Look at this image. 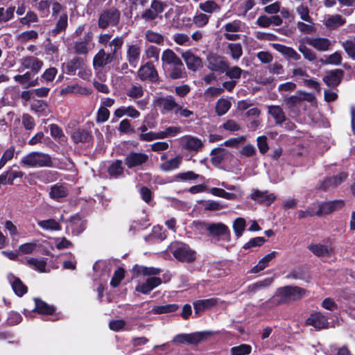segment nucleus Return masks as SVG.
Masks as SVG:
<instances>
[{"label":"nucleus","mask_w":355,"mask_h":355,"mask_svg":"<svg viewBox=\"0 0 355 355\" xmlns=\"http://www.w3.org/2000/svg\"><path fill=\"white\" fill-rule=\"evenodd\" d=\"M162 68L165 75L172 79H181L186 76L187 72L182 60L175 53L167 49L162 54Z\"/></svg>","instance_id":"nucleus-1"},{"label":"nucleus","mask_w":355,"mask_h":355,"mask_svg":"<svg viewBox=\"0 0 355 355\" xmlns=\"http://www.w3.org/2000/svg\"><path fill=\"white\" fill-rule=\"evenodd\" d=\"M306 293V289L297 286L279 287L277 289L275 294L266 302V304L269 306L288 304L293 302L301 300Z\"/></svg>","instance_id":"nucleus-2"},{"label":"nucleus","mask_w":355,"mask_h":355,"mask_svg":"<svg viewBox=\"0 0 355 355\" xmlns=\"http://www.w3.org/2000/svg\"><path fill=\"white\" fill-rule=\"evenodd\" d=\"M20 164L21 166L28 168L51 167L53 161L49 154L33 151L24 156L20 161Z\"/></svg>","instance_id":"nucleus-3"},{"label":"nucleus","mask_w":355,"mask_h":355,"mask_svg":"<svg viewBox=\"0 0 355 355\" xmlns=\"http://www.w3.org/2000/svg\"><path fill=\"white\" fill-rule=\"evenodd\" d=\"M173 257L179 261L193 263L196 259V252L184 243H177L171 248Z\"/></svg>","instance_id":"nucleus-4"},{"label":"nucleus","mask_w":355,"mask_h":355,"mask_svg":"<svg viewBox=\"0 0 355 355\" xmlns=\"http://www.w3.org/2000/svg\"><path fill=\"white\" fill-rule=\"evenodd\" d=\"M34 302L35 307L33 309H23L22 313L26 318H34L35 313L45 315H52L54 314L55 311L54 306L49 305L46 302L38 297H35Z\"/></svg>","instance_id":"nucleus-5"},{"label":"nucleus","mask_w":355,"mask_h":355,"mask_svg":"<svg viewBox=\"0 0 355 355\" xmlns=\"http://www.w3.org/2000/svg\"><path fill=\"white\" fill-rule=\"evenodd\" d=\"M121 13L116 8L103 10L99 15L98 26L101 29H105L109 26H116L120 21Z\"/></svg>","instance_id":"nucleus-6"},{"label":"nucleus","mask_w":355,"mask_h":355,"mask_svg":"<svg viewBox=\"0 0 355 355\" xmlns=\"http://www.w3.org/2000/svg\"><path fill=\"white\" fill-rule=\"evenodd\" d=\"M137 76L141 81L156 83L159 80V74L153 62L148 61L141 64L137 71Z\"/></svg>","instance_id":"nucleus-7"},{"label":"nucleus","mask_w":355,"mask_h":355,"mask_svg":"<svg viewBox=\"0 0 355 355\" xmlns=\"http://www.w3.org/2000/svg\"><path fill=\"white\" fill-rule=\"evenodd\" d=\"M210 236L218 237L224 241L231 240V232L229 227L223 223H212L207 227Z\"/></svg>","instance_id":"nucleus-8"},{"label":"nucleus","mask_w":355,"mask_h":355,"mask_svg":"<svg viewBox=\"0 0 355 355\" xmlns=\"http://www.w3.org/2000/svg\"><path fill=\"white\" fill-rule=\"evenodd\" d=\"M207 67L212 71L224 73L228 69V63L225 57L217 53H210L207 55Z\"/></svg>","instance_id":"nucleus-9"},{"label":"nucleus","mask_w":355,"mask_h":355,"mask_svg":"<svg viewBox=\"0 0 355 355\" xmlns=\"http://www.w3.org/2000/svg\"><path fill=\"white\" fill-rule=\"evenodd\" d=\"M148 156L144 153L130 151L124 159V164L130 169L141 166L148 161Z\"/></svg>","instance_id":"nucleus-10"},{"label":"nucleus","mask_w":355,"mask_h":355,"mask_svg":"<svg viewBox=\"0 0 355 355\" xmlns=\"http://www.w3.org/2000/svg\"><path fill=\"white\" fill-rule=\"evenodd\" d=\"M345 205L343 200H334L327 202H322L318 204L317 216L329 215L332 212L342 209Z\"/></svg>","instance_id":"nucleus-11"},{"label":"nucleus","mask_w":355,"mask_h":355,"mask_svg":"<svg viewBox=\"0 0 355 355\" xmlns=\"http://www.w3.org/2000/svg\"><path fill=\"white\" fill-rule=\"evenodd\" d=\"M344 74L341 69H332L327 72L322 80L328 87L336 88L341 83Z\"/></svg>","instance_id":"nucleus-12"},{"label":"nucleus","mask_w":355,"mask_h":355,"mask_svg":"<svg viewBox=\"0 0 355 355\" xmlns=\"http://www.w3.org/2000/svg\"><path fill=\"white\" fill-rule=\"evenodd\" d=\"M189 70L196 71L203 67L202 59L195 55L191 50H187L181 54Z\"/></svg>","instance_id":"nucleus-13"},{"label":"nucleus","mask_w":355,"mask_h":355,"mask_svg":"<svg viewBox=\"0 0 355 355\" xmlns=\"http://www.w3.org/2000/svg\"><path fill=\"white\" fill-rule=\"evenodd\" d=\"M347 178V174L345 172H341L337 175L326 178L322 181L320 182L318 189L326 191L330 188L336 187L344 182Z\"/></svg>","instance_id":"nucleus-14"},{"label":"nucleus","mask_w":355,"mask_h":355,"mask_svg":"<svg viewBox=\"0 0 355 355\" xmlns=\"http://www.w3.org/2000/svg\"><path fill=\"white\" fill-rule=\"evenodd\" d=\"M71 140L74 144H92L94 137L89 129L78 128L71 135Z\"/></svg>","instance_id":"nucleus-15"},{"label":"nucleus","mask_w":355,"mask_h":355,"mask_svg":"<svg viewBox=\"0 0 355 355\" xmlns=\"http://www.w3.org/2000/svg\"><path fill=\"white\" fill-rule=\"evenodd\" d=\"M218 304V298L198 300L193 302L196 317L200 315L205 311L210 309Z\"/></svg>","instance_id":"nucleus-16"},{"label":"nucleus","mask_w":355,"mask_h":355,"mask_svg":"<svg viewBox=\"0 0 355 355\" xmlns=\"http://www.w3.org/2000/svg\"><path fill=\"white\" fill-rule=\"evenodd\" d=\"M304 42L313 47L318 51H327L330 49L331 42L330 40L326 37H305Z\"/></svg>","instance_id":"nucleus-17"},{"label":"nucleus","mask_w":355,"mask_h":355,"mask_svg":"<svg viewBox=\"0 0 355 355\" xmlns=\"http://www.w3.org/2000/svg\"><path fill=\"white\" fill-rule=\"evenodd\" d=\"M141 48L139 44H130L128 46L126 51V59L133 68L138 65L141 55Z\"/></svg>","instance_id":"nucleus-18"},{"label":"nucleus","mask_w":355,"mask_h":355,"mask_svg":"<svg viewBox=\"0 0 355 355\" xmlns=\"http://www.w3.org/2000/svg\"><path fill=\"white\" fill-rule=\"evenodd\" d=\"M250 198L259 204L269 206L275 201L276 196L273 193H268L267 191H261L259 189H254Z\"/></svg>","instance_id":"nucleus-19"},{"label":"nucleus","mask_w":355,"mask_h":355,"mask_svg":"<svg viewBox=\"0 0 355 355\" xmlns=\"http://www.w3.org/2000/svg\"><path fill=\"white\" fill-rule=\"evenodd\" d=\"M42 60L34 56H26L21 59V67L26 69H31V72L37 74L42 68Z\"/></svg>","instance_id":"nucleus-20"},{"label":"nucleus","mask_w":355,"mask_h":355,"mask_svg":"<svg viewBox=\"0 0 355 355\" xmlns=\"http://www.w3.org/2000/svg\"><path fill=\"white\" fill-rule=\"evenodd\" d=\"M162 283V280L160 277H149L144 283L137 285L135 290L142 294L148 295L152 290L159 286Z\"/></svg>","instance_id":"nucleus-21"},{"label":"nucleus","mask_w":355,"mask_h":355,"mask_svg":"<svg viewBox=\"0 0 355 355\" xmlns=\"http://www.w3.org/2000/svg\"><path fill=\"white\" fill-rule=\"evenodd\" d=\"M306 323L318 329H326L329 325L327 318L320 313H311L306 319Z\"/></svg>","instance_id":"nucleus-22"},{"label":"nucleus","mask_w":355,"mask_h":355,"mask_svg":"<svg viewBox=\"0 0 355 355\" xmlns=\"http://www.w3.org/2000/svg\"><path fill=\"white\" fill-rule=\"evenodd\" d=\"M9 282L11 284L12 288L15 294L18 297H22L28 292V287L20 278L11 274L8 277Z\"/></svg>","instance_id":"nucleus-23"},{"label":"nucleus","mask_w":355,"mask_h":355,"mask_svg":"<svg viewBox=\"0 0 355 355\" xmlns=\"http://www.w3.org/2000/svg\"><path fill=\"white\" fill-rule=\"evenodd\" d=\"M272 47L281 53L286 59H293L295 61L300 60L301 56L297 53V51L292 47L285 46L282 44L274 43Z\"/></svg>","instance_id":"nucleus-24"},{"label":"nucleus","mask_w":355,"mask_h":355,"mask_svg":"<svg viewBox=\"0 0 355 355\" xmlns=\"http://www.w3.org/2000/svg\"><path fill=\"white\" fill-rule=\"evenodd\" d=\"M156 105L158 107H162L166 112H171L173 110H176L179 105L176 103L175 98L171 95L157 98Z\"/></svg>","instance_id":"nucleus-25"},{"label":"nucleus","mask_w":355,"mask_h":355,"mask_svg":"<svg viewBox=\"0 0 355 355\" xmlns=\"http://www.w3.org/2000/svg\"><path fill=\"white\" fill-rule=\"evenodd\" d=\"M307 248L318 257H329L334 252L331 248L321 243L310 244Z\"/></svg>","instance_id":"nucleus-26"},{"label":"nucleus","mask_w":355,"mask_h":355,"mask_svg":"<svg viewBox=\"0 0 355 355\" xmlns=\"http://www.w3.org/2000/svg\"><path fill=\"white\" fill-rule=\"evenodd\" d=\"M161 269L155 267H146L135 264L132 268L135 277L157 275L161 272Z\"/></svg>","instance_id":"nucleus-27"},{"label":"nucleus","mask_w":355,"mask_h":355,"mask_svg":"<svg viewBox=\"0 0 355 355\" xmlns=\"http://www.w3.org/2000/svg\"><path fill=\"white\" fill-rule=\"evenodd\" d=\"M203 147L204 144L200 139L191 135H187L185 137L184 148L186 150L197 153L199 150H201Z\"/></svg>","instance_id":"nucleus-28"},{"label":"nucleus","mask_w":355,"mask_h":355,"mask_svg":"<svg viewBox=\"0 0 355 355\" xmlns=\"http://www.w3.org/2000/svg\"><path fill=\"white\" fill-rule=\"evenodd\" d=\"M73 234L79 235L85 229V223L82 221L80 214H76L70 217L69 220Z\"/></svg>","instance_id":"nucleus-29"},{"label":"nucleus","mask_w":355,"mask_h":355,"mask_svg":"<svg viewBox=\"0 0 355 355\" xmlns=\"http://www.w3.org/2000/svg\"><path fill=\"white\" fill-rule=\"evenodd\" d=\"M198 178L200 180L205 179L202 175L197 174L192 171H187L186 172L179 173L175 175L173 178V180L170 181V182L194 181Z\"/></svg>","instance_id":"nucleus-30"},{"label":"nucleus","mask_w":355,"mask_h":355,"mask_svg":"<svg viewBox=\"0 0 355 355\" xmlns=\"http://www.w3.org/2000/svg\"><path fill=\"white\" fill-rule=\"evenodd\" d=\"M277 254V252L272 251L265 255L259 261L258 263L251 269V272L257 273L264 270L267 266H268L269 262L275 258Z\"/></svg>","instance_id":"nucleus-31"},{"label":"nucleus","mask_w":355,"mask_h":355,"mask_svg":"<svg viewBox=\"0 0 355 355\" xmlns=\"http://www.w3.org/2000/svg\"><path fill=\"white\" fill-rule=\"evenodd\" d=\"M212 335L210 331H196L187 334V344L198 345L200 342L206 340Z\"/></svg>","instance_id":"nucleus-32"},{"label":"nucleus","mask_w":355,"mask_h":355,"mask_svg":"<svg viewBox=\"0 0 355 355\" xmlns=\"http://www.w3.org/2000/svg\"><path fill=\"white\" fill-rule=\"evenodd\" d=\"M83 65L84 59L78 56H75L67 63L66 73L69 75H74L76 70L81 69Z\"/></svg>","instance_id":"nucleus-33"},{"label":"nucleus","mask_w":355,"mask_h":355,"mask_svg":"<svg viewBox=\"0 0 355 355\" xmlns=\"http://www.w3.org/2000/svg\"><path fill=\"white\" fill-rule=\"evenodd\" d=\"M182 162V157L180 155H177L171 159L162 162L160 164L159 168L162 171L165 172L173 171L178 168Z\"/></svg>","instance_id":"nucleus-34"},{"label":"nucleus","mask_w":355,"mask_h":355,"mask_svg":"<svg viewBox=\"0 0 355 355\" xmlns=\"http://www.w3.org/2000/svg\"><path fill=\"white\" fill-rule=\"evenodd\" d=\"M67 195V189L62 184H56L51 187L49 196L53 200L59 201L60 198H65Z\"/></svg>","instance_id":"nucleus-35"},{"label":"nucleus","mask_w":355,"mask_h":355,"mask_svg":"<svg viewBox=\"0 0 355 355\" xmlns=\"http://www.w3.org/2000/svg\"><path fill=\"white\" fill-rule=\"evenodd\" d=\"M68 25V17L66 13L62 14L58 21L56 22L55 26L53 29H52L49 34L55 37L60 33L65 31Z\"/></svg>","instance_id":"nucleus-36"},{"label":"nucleus","mask_w":355,"mask_h":355,"mask_svg":"<svg viewBox=\"0 0 355 355\" xmlns=\"http://www.w3.org/2000/svg\"><path fill=\"white\" fill-rule=\"evenodd\" d=\"M346 20L340 15H336L329 17L324 22V26L330 30H334L343 26Z\"/></svg>","instance_id":"nucleus-37"},{"label":"nucleus","mask_w":355,"mask_h":355,"mask_svg":"<svg viewBox=\"0 0 355 355\" xmlns=\"http://www.w3.org/2000/svg\"><path fill=\"white\" fill-rule=\"evenodd\" d=\"M122 161L116 159L112 162L107 168L108 174L113 178H119L124 171V167L122 166Z\"/></svg>","instance_id":"nucleus-38"},{"label":"nucleus","mask_w":355,"mask_h":355,"mask_svg":"<svg viewBox=\"0 0 355 355\" xmlns=\"http://www.w3.org/2000/svg\"><path fill=\"white\" fill-rule=\"evenodd\" d=\"M38 225L41 228L46 230L59 231L62 229L60 223L53 218L40 220L38 222Z\"/></svg>","instance_id":"nucleus-39"},{"label":"nucleus","mask_w":355,"mask_h":355,"mask_svg":"<svg viewBox=\"0 0 355 355\" xmlns=\"http://www.w3.org/2000/svg\"><path fill=\"white\" fill-rule=\"evenodd\" d=\"M26 264L33 269L40 272H46V261L45 260H38L36 258L31 257L26 261Z\"/></svg>","instance_id":"nucleus-40"},{"label":"nucleus","mask_w":355,"mask_h":355,"mask_svg":"<svg viewBox=\"0 0 355 355\" xmlns=\"http://www.w3.org/2000/svg\"><path fill=\"white\" fill-rule=\"evenodd\" d=\"M232 106L231 102L225 98H219L216 105V112L218 116L225 114Z\"/></svg>","instance_id":"nucleus-41"},{"label":"nucleus","mask_w":355,"mask_h":355,"mask_svg":"<svg viewBox=\"0 0 355 355\" xmlns=\"http://www.w3.org/2000/svg\"><path fill=\"white\" fill-rule=\"evenodd\" d=\"M224 149L220 147L215 148L211 150L210 155L211 157V163L214 166H218L220 164L224 159Z\"/></svg>","instance_id":"nucleus-42"},{"label":"nucleus","mask_w":355,"mask_h":355,"mask_svg":"<svg viewBox=\"0 0 355 355\" xmlns=\"http://www.w3.org/2000/svg\"><path fill=\"white\" fill-rule=\"evenodd\" d=\"M269 113L275 119L277 123H282L286 121V116L282 109L278 105H272L269 107Z\"/></svg>","instance_id":"nucleus-43"},{"label":"nucleus","mask_w":355,"mask_h":355,"mask_svg":"<svg viewBox=\"0 0 355 355\" xmlns=\"http://www.w3.org/2000/svg\"><path fill=\"white\" fill-rule=\"evenodd\" d=\"M105 51L104 49H100L93 58V67L95 70L102 69L106 65L105 60Z\"/></svg>","instance_id":"nucleus-44"},{"label":"nucleus","mask_w":355,"mask_h":355,"mask_svg":"<svg viewBox=\"0 0 355 355\" xmlns=\"http://www.w3.org/2000/svg\"><path fill=\"white\" fill-rule=\"evenodd\" d=\"M145 37H146V40L149 42L155 43V44H159V45L164 44V36L162 34L155 32L153 31H151V30L146 31V32L145 33Z\"/></svg>","instance_id":"nucleus-45"},{"label":"nucleus","mask_w":355,"mask_h":355,"mask_svg":"<svg viewBox=\"0 0 355 355\" xmlns=\"http://www.w3.org/2000/svg\"><path fill=\"white\" fill-rule=\"evenodd\" d=\"M15 11V6H10L6 10L3 7H0V24L11 20L14 17Z\"/></svg>","instance_id":"nucleus-46"},{"label":"nucleus","mask_w":355,"mask_h":355,"mask_svg":"<svg viewBox=\"0 0 355 355\" xmlns=\"http://www.w3.org/2000/svg\"><path fill=\"white\" fill-rule=\"evenodd\" d=\"M246 222L243 218L239 217L233 223V230L237 238H240L245 229Z\"/></svg>","instance_id":"nucleus-47"},{"label":"nucleus","mask_w":355,"mask_h":355,"mask_svg":"<svg viewBox=\"0 0 355 355\" xmlns=\"http://www.w3.org/2000/svg\"><path fill=\"white\" fill-rule=\"evenodd\" d=\"M252 352V347L248 344H241L238 346L232 347L230 349L231 355H248Z\"/></svg>","instance_id":"nucleus-48"},{"label":"nucleus","mask_w":355,"mask_h":355,"mask_svg":"<svg viewBox=\"0 0 355 355\" xmlns=\"http://www.w3.org/2000/svg\"><path fill=\"white\" fill-rule=\"evenodd\" d=\"M179 305L177 304H169L166 305L157 306L153 309V311L156 314H163L173 313L178 311Z\"/></svg>","instance_id":"nucleus-49"},{"label":"nucleus","mask_w":355,"mask_h":355,"mask_svg":"<svg viewBox=\"0 0 355 355\" xmlns=\"http://www.w3.org/2000/svg\"><path fill=\"white\" fill-rule=\"evenodd\" d=\"M125 270L123 268L119 267L114 272V275L110 281V285L113 288L119 286L121 282L124 279Z\"/></svg>","instance_id":"nucleus-50"},{"label":"nucleus","mask_w":355,"mask_h":355,"mask_svg":"<svg viewBox=\"0 0 355 355\" xmlns=\"http://www.w3.org/2000/svg\"><path fill=\"white\" fill-rule=\"evenodd\" d=\"M209 193L213 196L223 198L227 200H234L236 198L235 193L227 192L223 189L218 187L211 188Z\"/></svg>","instance_id":"nucleus-51"},{"label":"nucleus","mask_w":355,"mask_h":355,"mask_svg":"<svg viewBox=\"0 0 355 355\" xmlns=\"http://www.w3.org/2000/svg\"><path fill=\"white\" fill-rule=\"evenodd\" d=\"M227 49L234 60H239L243 55V48L241 43H230L228 44Z\"/></svg>","instance_id":"nucleus-52"},{"label":"nucleus","mask_w":355,"mask_h":355,"mask_svg":"<svg viewBox=\"0 0 355 355\" xmlns=\"http://www.w3.org/2000/svg\"><path fill=\"white\" fill-rule=\"evenodd\" d=\"M342 55L340 51H335L332 54L328 55L325 60H321V62L324 64L339 65L342 62Z\"/></svg>","instance_id":"nucleus-53"},{"label":"nucleus","mask_w":355,"mask_h":355,"mask_svg":"<svg viewBox=\"0 0 355 355\" xmlns=\"http://www.w3.org/2000/svg\"><path fill=\"white\" fill-rule=\"evenodd\" d=\"M202 205L205 211H219L227 206L215 200H207L202 202Z\"/></svg>","instance_id":"nucleus-54"},{"label":"nucleus","mask_w":355,"mask_h":355,"mask_svg":"<svg viewBox=\"0 0 355 355\" xmlns=\"http://www.w3.org/2000/svg\"><path fill=\"white\" fill-rule=\"evenodd\" d=\"M199 8L201 10L207 13H212L215 10H220V6L214 1L208 0L203 3H200Z\"/></svg>","instance_id":"nucleus-55"},{"label":"nucleus","mask_w":355,"mask_h":355,"mask_svg":"<svg viewBox=\"0 0 355 355\" xmlns=\"http://www.w3.org/2000/svg\"><path fill=\"white\" fill-rule=\"evenodd\" d=\"M39 21L37 14L31 10L27 12L26 15L24 17H21L19 19L20 24L25 25L28 27L31 26V23H36Z\"/></svg>","instance_id":"nucleus-56"},{"label":"nucleus","mask_w":355,"mask_h":355,"mask_svg":"<svg viewBox=\"0 0 355 355\" xmlns=\"http://www.w3.org/2000/svg\"><path fill=\"white\" fill-rule=\"evenodd\" d=\"M341 46L351 59L355 60V43L352 40L341 42Z\"/></svg>","instance_id":"nucleus-57"},{"label":"nucleus","mask_w":355,"mask_h":355,"mask_svg":"<svg viewBox=\"0 0 355 355\" xmlns=\"http://www.w3.org/2000/svg\"><path fill=\"white\" fill-rule=\"evenodd\" d=\"M298 50L303 54L304 58L310 62H313L317 58L315 53L303 44H300Z\"/></svg>","instance_id":"nucleus-58"},{"label":"nucleus","mask_w":355,"mask_h":355,"mask_svg":"<svg viewBox=\"0 0 355 355\" xmlns=\"http://www.w3.org/2000/svg\"><path fill=\"white\" fill-rule=\"evenodd\" d=\"M119 131L123 134L136 133L137 131L131 125L130 120L124 119L121 121L119 125Z\"/></svg>","instance_id":"nucleus-59"},{"label":"nucleus","mask_w":355,"mask_h":355,"mask_svg":"<svg viewBox=\"0 0 355 355\" xmlns=\"http://www.w3.org/2000/svg\"><path fill=\"white\" fill-rule=\"evenodd\" d=\"M266 241V239L263 236L254 237L250 239V241L243 246V248L244 250H249L252 248L260 247L262 246Z\"/></svg>","instance_id":"nucleus-60"},{"label":"nucleus","mask_w":355,"mask_h":355,"mask_svg":"<svg viewBox=\"0 0 355 355\" xmlns=\"http://www.w3.org/2000/svg\"><path fill=\"white\" fill-rule=\"evenodd\" d=\"M274 282L273 277H267L264 279L258 281L250 286L252 291H256L270 286Z\"/></svg>","instance_id":"nucleus-61"},{"label":"nucleus","mask_w":355,"mask_h":355,"mask_svg":"<svg viewBox=\"0 0 355 355\" xmlns=\"http://www.w3.org/2000/svg\"><path fill=\"white\" fill-rule=\"evenodd\" d=\"M297 12L303 21L309 23H313V19L309 15V10L307 6L301 4L297 8Z\"/></svg>","instance_id":"nucleus-62"},{"label":"nucleus","mask_w":355,"mask_h":355,"mask_svg":"<svg viewBox=\"0 0 355 355\" xmlns=\"http://www.w3.org/2000/svg\"><path fill=\"white\" fill-rule=\"evenodd\" d=\"M47 108L48 105L43 100H34L31 105L32 110L37 113H45Z\"/></svg>","instance_id":"nucleus-63"},{"label":"nucleus","mask_w":355,"mask_h":355,"mask_svg":"<svg viewBox=\"0 0 355 355\" xmlns=\"http://www.w3.org/2000/svg\"><path fill=\"white\" fill-rule=\"evenodd\" d=\"M110 112L109 110L105 107H100L96 114V122L103 123L109 119Z\"/></svg>","instance_id":"nucleus-64"}]
</instances>
